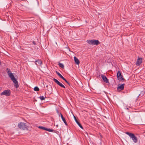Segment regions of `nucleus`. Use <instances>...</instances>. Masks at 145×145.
<instances>
[{
    "mask_svg": "<svg viewBox=\"0 0 145 145\" xmlns=\"http://www.w3.org/2000/svg\"><path fill=\"white\" fill-rule=\"evenodd\" d=\"M7 71L9 77L13 81L15 87L16 88H18L19 87L18 82L15 78L14 76L12 73L11 71L9 69L7 68Z\"/></svg>",
    "mask_w": 145,
    "mask_h": 145,
    "instance_id": "obj_1",
    "label": "nucleus"
},
{
    "mask_svg": "<svg viewBox=\"0 0 145 145\" xmlns=\"http://www.w3.org/2000/svg\"><path fill=\"white\" fill-rule=\"evenodd\" d=\"M125 133L129 136L134 143H136L137 142V138L134 134L128 132H126Z\"/></svg>",
    "mask_w": 145,
    "mask_h": 145,
    "instance_id": "obj_2",
    "label": "nucleus"
},
{
    "mask_svg": "<svg viewBox=\"0 0 145 145\" xmlns=\"http://www.w3.org/2000/svg\"><path fill=\"white\" fill-rule=\"evenodd\" d=\"M86 42L90 45H97L100 43V42L98 40H87Z\"/></svg>",
    "mask_w": 145,
    "mask_h": 145,
    "instance_id": "obj_3",
    "label": "nucleus"
},
{
    "mask_svg": "<svg viewBox=\"0 0 145 145\" xmlns=\"http://www.w3.org/2000/svg\"><path fill=\"white\" fill-rule=\"evenodd\" d=\"M18 126L20 129H22L23 130L28 129L27 128V125L25 123L21 122L18 124Z\"/></svg>",
    "mask_w": 145,
    "mask_h": 145,
    "instance_id": "obj_4",
    "label": "nucleus"
},
{
    "mask_svg": "<svg viewBox=\"0 0 145 145\" xmlns=\"http://www.w3.org/2000/svg\"><path fill=\"white\" fill-rule=\"evenodd\" d=\"M10 91L9 89L5 90L1 93V96L5 95L8 96H10Z\"/></svg>",
    "mask_w": 145,
    "mask_h": 145,
    "instance_id": "obj_5",
    "label": "nucleus"
},
{
    "mask_svg": "<svg viewBox=\"0 0 145 145\" xmlns=\"http://www.w3.org/2000/svg\"><path fill=\"white\" fill-rule=\"evenodd\" d=\"M117 76L118 80L120 81H122L124 80L123 76L121 75L120 72L118 71L117 73Z\"/></svg>",
    "mask_w": 145,
    "mask_h": 145,
    "instance_id": "obj_6",
    "label": "nucleus"
},
{
    "mask_svg": "<svg viewBox=\"0 0 145 145\" xmlns=\"http://www.w3.org/2000/svg\"><path fill=\"white\" fill-rule=\"evenodd\" d=\"M142 59L141 58L138 57L137 61L136 62L135 64L137 66H138L142 63Z\"/></svg>",
    "mask_w": 145,
    "mask_h": 145,
    "instance_id": "obj_7",
    "label": "nucleus"
},
{
    "mask_svg": "<svg viewBox=\"0 0 145 145\" xmlns=\"http://www.w3.org/2000/svg\"><path fill=\"white\" fill-rule=\"evenodd\" d=\"M53 80L56 83L61 87L63 88H65V87L61 83L59 82L56 79L54 78L53 79Z\"/></svg>",
    "mask_w": 145,
    "mask_h": 145,
    "instance_id": "obj_8",
    "label": "nucleus"
},
{
    "mask_svg": "<svg viewBox=\"0 0 145 145\" xmlns=\"http://www.w3.org/2000/svg\"><path fill=\"white\" fill-rule=\"evenodd\" d=\"M124 84L121 85H118L117 88V90L118 91H120L123 89L124 87Z\"/></svg>",
    "mask_w": 145,
    "mask_h": 145,
    "instance_id": "obj_9",
    "label": "nucleus"
},
{
    "mask_svg": "<svg viewBox=\"0 0 145 145\" xmlns=\"http://www.w3.org/2000/svg\"><path fill=\"white\" fill-rule=\"evenodd\" d=\"M101 76L104 82H106V83H109L108 79L105 76L103 75V74H101Z\"/></svg>",
    "mask_w": 145,
    "mask_h": 145,
    "instance_id": "obj_10",
    "label": "nucleus"
},
{
    "mask_svg": "<svg viewBox=\"0 0 145 145\" xmlns=\"http://www.w3.org/2000/svg\"><path fill=\"white\" fill-rule=\"evenodd\" d=\"M35 64L37 65H39L41 67L42 62L41 60L39 59H38L35 61Z\"/></svg>",
    "mask_w": 145,
    "mask_h": 145,
    "instance_id": "obj_11",
    "label": "nucleus"
},
{
    "mask_svg": "<svg viewBox=\"0 0 145 145\" xmlns=\"http://www.w3.org/2000/svg\"><path fill=\"white\" fill-rule=\"evenodd\" d=\"M74 119L77 123V124L82 129H83V127L81 124L78 122V121L76 119V117L74 116Z\"/></svg>",
    "mask_w": 145,
    "mask_h": 145,
    "instance_id": "obj_12",
    "label": "nucleus"
},
{
    "mask_svg": "<svg viewBox=\"0 0 145 145\" xmlns=\"http://www.w3.org/2000/svg\"><path fill=\"white\" fill-rule=\"evenodd\" d=\"M74 59L75 61V63L78 65L80 63L79 60L76 57H74Z\"/></svg>",
    "mask_w": 145,
    "mask_h": 145,
    "instance_id": "obj_13",
    "label": "nucleus"
},
{
    "mask_svg": "<svg viewBox=\"0 0 145 145\" xmlns=\"http://www.w3.org/2000/svg\"><path fill=\"white\" fill-rule=\"evenodd\" d=\"M61 116L62 120L63 121L64 123H65V125H67V123L65 119L63 117L62 115L61 114Z\"/></svg>",
    "mask_w": 145,
    "mask_h": 145,
    "instance_id": "obj_14",
    "label": "nucleus"
},
{
    "mask_svg": "<svg viewBox=\"0 0 145 145\" xmlns=\"http://www.w3.org/2000/svg\"><path fill=\"white\" fill-rule=\"evenodd\" d=\"M56 74L60 78H61L62 79L64 78V77H63V76L62 75H61L59 72L57 71H56Z\"/></svg>",
    "mask_w": 145,
    "mask_h": 145,
    "instance_id": "obj_15",
    "label": "nucleus"
},
{
    "mask_svg": "<svg viewBox=\"0 0 145 145\" xmlns=\"http://www.w3.org/2000/svg\"><path fill=\"white\" fill-rule=\"evenodd\" d=\"M46 130L50 132H53L54 131V130L53 129H51L50 128H46Z\"/></svg>",
    "mask_w": 145,
    "mask_h": 145,
    "instance_id": "obj_16",
    "label": "nucleus"
},
{
    "mask_svg": "<svg viewBox=\"0 0 145 145\" xmlns=\"http://www.w3.org/2000/svg\"><path fill=\"white\" fill-rule=\"evenodd\" d=\"M59 66L62 68H64V66L63 64L62 63H59Z\"/></svg>",
    "mask_w": 145,
    "mask_h": 145,
    "instance_id": "obj_17",
    "label": "nucleus"
},
{
    "mask_svg": "<svg viewBox=\"0 0 145 145\" xmlns=\"http://www.w3.org/2000/svg\"><path fill=\"white\" fill-rule=\"evenodd\" d=\"M34 90L36 91H39V89L38 87L36 86L34 88Z\"/></svg>",
    "mask_w": 145,
    "mask_h": 145,
    "instance_id": "obj_18",
    "label": "nucleus"
},
{
    "mask_svg": "<svg viewBox=\"0 0 145 145\" xmlns=\"http://www.w3.org/2000/svg\"><path fill=\"white\" fill-rule=\"evenodd\" d=\"M38 127L39 129L46 130V128L42 126H39Z\"/></svg>",
    "mask_w": 145,
    "mask_h": 145,
    "instance_id": "obj_19",
    "label": "nucleus"
},
{
    "mask_svg": "<svg viewBox=\"0 0 145 145\" xmlns=\"http://www.w3.org/2000/svg\"><path fill=\"white\" fill-rule=\"evenodd\" d=\"M144 94V92L143 91H142L140 93L139 95V96H141V97L143 96Z\"/></svg>",
    "mask_w": 145,
    "mask_h": 145,
    "instance_id": "obj_20",
    "label": "nucleus"
},
{
    "mask_svg": "<svg viewBox=\"0 0 145 145\" xmlns=\"http://www.w3.org/2000/svg\"><path fill=\"white\" fill-rule=\"evenodd\" d=\"M39 98L41 100H43L45 99V97L43 96H40L39 97Z\"/></svg>",
    "mask_w": 145,
    "mask_h": 145,
    "instance_id": "obj_21",
    "label": "nucleus"
},
{
    "mask_svg": "<svg viewBox=\"0 0 145 145\" xmlns=\"http://www.w3.org/2000/svg\"><path fill=\"white\" fill-rule=\"evenodd\" d=\"M63 79L69 85V82L67 80L64 78H63Z\"/></svg>",
    "mask_w": 145,
    "mask_h": 145,
    "instance_id": "obj_22",
    "label": "nucleus"
},
{
    "mask_svg": "<svg viewBox=\"0 0 145 145\" xmlns=\"http://www.w3.org/2000/svg\"><path fill=\"white\" fill-rule=\"evenodd\" d=\"M33 43L34 44V45H36V43L34 41H33Z\"/></svg>",
    "mask_w": 145,
    "mask_h": 145,
    "instance_id": "obj_23",
    "label": "nucleus"
},
{
    "mask_svg": "<svg viewBox=\"0 0 145 145\" xmlns=\"http://www.w3.org/2000/svg\"><path fill=\"white\" fill-rule=\"evenodd\" d=\"M2 88L0 87V91L1 90Z\"/></svg>",
    "mask_w": 145,
    "mask_h": 145,
    "instance_id": "obj_24",
    "label": "nucleus"
},
{
    "mask_svg": "<svg viewBox=\"0 0 145 145\" xmlns=\"http://www.w3.org/2000/svg\"><path fill=\"white\" fill-rule=\"evenodd\" d=\"M127 109H128V108H127Z\"/></svg>",
    "mask_w": 145,
    "mask_h": 145,
    "instance_id": "obj_25",
    "label": "nucleus"
}]
</instances>
